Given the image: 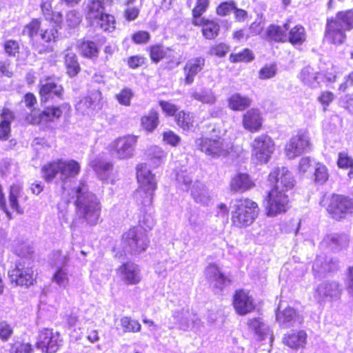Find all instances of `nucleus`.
<instances>
[{"mask_svg": "<svg viewBox=\"0 0 353 353\" xmlns=\"http://www.w3.org/2000/svg\"><path fill=\"white\" fill-rule=\"evenodd\" d=\"M307 334L303 330L292 332L283 338V343L292 349L303 347L306 343Z\"/></svg>", "mask_w": 353, "mask_h": 353, "instance_id": "nucleus-30", "label": "nucleus"}, {"mask_svg": "<svg viewBox=\"0 0 353 353\" xmlns=\"http://www.w3.org/2000/svg\"><path fill=\"white\" fill-rule=\"evenodd\" d=\"M137 176L139 183V189L136 196H142V194H144L145 196L142 201L143 205L145 206L150 205L152 203L154 190L157 188L154 176L143 165L137 167Z\"/></svg>", "mask_w": 353, "mask_h": 353, "instance_id": "nucleus-7", "label": "nucleus"}, {"mask_svg": "<svg viewBox=\"0 0 353 353\" xmlns=\"http://www.w3.org/2000/svg\"><path fill=\"white\" fill-rule=\"evenodd\" d=\"M55 261L54 262V271L52 277V281L60 288H66L70 283V274L67 265L68 259L66 256L60 252L54 254Z\"/></svg>", "mask_w": 353, "mask_h": 353, "instance_id": "nucleus-15", "label": "nucleus"}, {"mask_svg": "<svg viewBox=\"0 0 353 353\" xmlns=\"http://www.w3.org/2000/svg\"><path fill=\"white\" fill-rule=\"evenodd\" d=\"M91 25L99 27L103 31L111 32L116 28V21L114 16L103 13L95 21H93Z\"/></svg>", "mask_w": 353, "mask_h": 353, "instance_id": "nucleus-36", "label": "nucleus"}, {"mask_svg": "<svg viewBox=\"0 0 353 353\" xmlns=\"http://www.w3.org/2000/svg\"><path fill=\"white\" fill-rule=\"evenodd\" d=\"M353 30V9L339 12L326 23L325 39L334 44H342L346 39V31Z\"/></svg>", "mask_w": 353, "mask_h": 353, "instance_id": "nucleus-3", "label": "nucleus"}, {"mask_svg": "<svg viewBox=\"0 0 353 353\" xmlns=\"http://www.w3.org/2000/svg\"><path fill=\"white\" fill-rule=\"evenodd\" d=\"M70 110V105L67 103H63L60 107L47 108L41 114L42 119L46 121H53L54 119L59 118L63 113H68Z\"/></svg>", "mask_w": 353, "mask_h": 353, "instance_id": "nucleus-38", "label": "nucleus"}, {"mask_svg": "<svg viewBox=\"0 0 353 353\" xmlns=\"http://www.w3.org/2000/svg\"><path fill=\"white\" fill-rule=\"evenodd\" d=\"M311 143L309 133L299 131L286 144L285 153L289 159H293L303 153L310 150Z\"/></svg>", "mask_w": 353, "mask_h": 353, "instance_id": "nucleus-12", "label": "nucleus"}, {"mask_svg": "<svg viewBox=\"0 0 353 353\" xmlns=\"http://www.w3.org/2000/svg\"><path fill=\"white\" fill-rule=\"evenodd\" d=\"M172 318L174 322L173 325L168 326L169 329H173L175 325L183 331L192 328L194 325L200 321L196 315L193 312H190L188 308L176 310L172 314Z\"/></svg>", "mask_w": 353, "mask_h": 353, "instance_id": "nucleus-18", "label": "nucleus"}, {"mask_svg": "<svg viewBox=\"0 0 353 353\" xmlns=\"http://www.w3.org/2000/svg\"><path fill=\"white\" fill-rule=\"evenodd\" d=\"M137 137L128 135L119 137L110 145V151L112 157L118 159H127L134 155Z\"/></svg>", "mask_w": 353, "mask_h": 353, "instance_id": "nucleus-10", "label": "nucleus"}, {"mask_svg": "<svg viewBox=\"0 0 353 353\" xmlns=\"http://www.w3.org/2000/svg\"><path fill=\"white\" fill-rule=\"evenodd\" d=\"M6 53L10 57H15L19 52V43L15 40H8L3 44Z\"/></svg>", "mask_w": 353, "mask_h": 353, "instance_id": "nucleus-57", "label": "nucleus"}, {"mask_svg": "<svg viewBox=\"0 0 353 353\" xmlns=\"http://www.w3.org/2000/svg\"><path fill=\"white\" fill-rule=\"evenodd\" d=\"M327 210L336 220H341L353 212V199L342 195H333Z\"/></svg>", "mask_w": 353, "mask_h": 353, "instance_id": "nucleus-13", "label": "nucleus"}, {"mask_svg": "<svg viewBox=\"0 0 353 353\" xmlns=\"http://www.w3.org/2000/svg\"><path fill=\"white\" fill-rule=\"evenodd\" d=\"M343 290V286L339 282L327 280L317 285L314 293V297L319 303L327 300L336 301L341 299Z\"/></svg>", "mask_w": 353, "mask_h": 353, "instance_id": "nucleus-11", "label": "nucleus"}, {"mask_svg": "<svg viewBox=\"0 0 353 353\" xmlns=\"http://www.w3.org/2000/svg\"><path fill=\"white\" fill-rule=\"evenodd\" d=\"M163 140L164 142L172 146H176L181 139L174 132L171 130H168L163 132Z\"/></svg>", "mask_w": 353, "mask_h": 353, "instance_id": "nucleus-61", "label": "nucleus"}, {"mask_svg": "<svg viewBox=\"0 0 353 353\" xmlns=\"http://www.w3.org/2000/svg\"><path fill=\"white\" fill-rule=\"evenodd\" d=\"M306 39L305 28L300 25L291 28L288 34V41L292 45H301Z\"/></svg>", "mask_w": 353, "mask_h": 353, "instance_id": "nucleus-41", "label": "nucleus"}, {"mask_svg": "<svg viewBox=\"0 0 353 353\" xmlns=\"http://www.w3.org/2000/svg\"><path fill=\"white\" fill-rule=\"evenodd\" d=\"M8 275L11 282L17 285L28 286L32 285L34 281L32 268L29 264L26 265L25 262H19L15 268L9 272Z\"/></svg>", "mask_w": 353, "mask_h": 353, "instance_id": "nucleus-16", "label": "nucleus"}, {"mask_svg": "<svg viewBox=\"0 0 353 353\" xmlns=\"http://www.w3.org/2000/svg\"><path fill=\"white\" fill-rule=\"evenodd\" d=\"M176 180L179 184L184 186L183 189L188 190L190 188L192 179L186 172L181 171L178 172L176 174Z\"/></svg>", "mask_w": 353, "mask_h": 353, "instance_id": "nucleus-62", "label": "nucleus"}, {"mask_svg": "<svg viewBox=\"0 0 353 353\" xmlns=\"http://www.w3.org/2000/svg\"><path fill=\"white\" fill-rule=\"evenodd\" d=\"M195 145L207 156L215 159L227 157L233 148L230 141L221 137H201L196 139Z\"/></svg>", "mask_w": 353, "mask_h": 353, "instance_id": "nucleus-5", "label": "nucleus"}, {"mask_svg": "<svg viewBox=\"0 0 353 353\" xmlns=\"http://www.w3.org/2000/svg\"><path fill=\"white\" fill-rule=\"evenodd\" d=\"M230 209L232 225L238 228L252 225L259 212L258 204L248 198L232 200L230 203Z\"/></svg>", "mask_w": 353, "mask_h": 353, "instance_id": "nucleus-4", "label": "nucleus"}, {"mask_svg": "<svg viewBox=\"0 0 353 353\" xmlns=\"http://www.w3.org/2000/svg\"><path fill=\"white\" fill-rule=\"evenodd\" d=\"M235 8L236 6L233 1L223 2L217 7L216 13L220 16H226Z\"/></svg>", "mask_w": 353, "mask_h": 353, "instance_id": "nucleus-58", "label": "nucleus"}, {"mask_svg": "<svg viewBox=\"0 0 353 353\" xmlns=\"http://www.w3.org/2000/svg\"><path fill=\"white\" fill-rule=\"evenodd\" d=\"M242 123L245 130L251 132H258L261 128L263 123L261 112L254 108L248 110L243 116Z\"/></svg>", "mask_w": 353, "mask_h": 353, "instance_id": "nucleus-27", "label": "nucleus"}, {"mask_svg": "<svg viewBox=\"0 0 353 353\" xmlns=\"http://www.w3.org/2000/svg\"><path fill=\"white\" fill-rule=\"evenodd\" d=\"M0 139L6 140L10 132V123L14 119L13 113L7 108H3L1 114Z\"/></svg>", "mask_w": 353, "mask_h": 353, "instance_id": "nucleus-34", "label": "nucleus"}, {"mask_svg": "<svg viewBox=\"0 0 353 353\" xmlns=\"http://www.w3.org/2000/svg\"><path fill=\"white\" fill-rule=\"evenodd\" d=\"M234 307L240 315H245L254 309V301L252 296L244 290L236 291L234 296Z\"/></svg>", "mask_w": 353, "mask_h": 353, "instance_id": "nucleus-22", "label": "nucleus"}, {"mask_svg": "<svg viewBox=\"0 0 353 353\" xmlns=\"http://www.w3.org/2000/svg\"><path fill=\"white\" fill-rule=\"evenodd\" d=\"M117 272L121 279L127 285H136L141 280V270L135 263H124L119 266Z\"/></svg>", "mask_w": 353, "mask_h": 353, "instance_id": "nucleus-21", "label": "nucleus"}, {"mask_svg": "<svg viewBox=\"0 0 353 353\" xmlns=\"http://www.w3.org/2000/svg\"><path fill=\"white\" fill-rule=\"evenodd\" d=\"M277 72L276 65L273 63L266 65L259 72V77L261 79H268L273 78Z\"/></svg>", "mask_w": 353, "mask_h": 353, "instance_id": "nucleus-54", "label": "nucleus"}, {"mask_svg": "<svg viewBox=\"0 0 353 353\" xmlns=\"http://www.w3.org/2000/svg\"><path fill=\"white\" fill-rule=\"evenodd\" d=\"M353 163V159L346 152H340L339 154L337 165L340 168H348Z\"/></svg>", "mask_w": 353, "mask_h": 353, "instance_id": "nucleus-63", "label": "nucleus"}, {"mask_svg": "<svg viewBox=\"0 0 353 353\" xmlns=\"http://www.w3.org/2000/svg\"><path fill=\"white\" fill-rule=\"evenodd\" d=\"M334 99V95L332 92L324 91L322 92L318 97V101L323 106V111L327 110V108Z\"/></svg>", "mask_w": 353, "mask_h": 353, "instance_id": "nucleus-59", "label": "nucleus"}, {"mask_svg": "<svg viewBox=\"0 0 353 353\" xmlns=\"http://www.w3.org/2000/svg\"><path fill=\"white\" fill-rule=\"evenodd\" d=\"M166 154L157 145L150 147L148 150L150 165L153 168L159 167L164 161Z\"/></svg>", "mask_w": 353, "mask_h": 353, "instance_id": "nucleus-40", "label": "nucleus"}, {"mask_svg": "<svg viewBox=\"0 0 353 353\" xmlns=\"http://www.w3.org/2000/svg\"><path fill=\"white\" fill-rule=\"evenodd\" d=\"M40 95L42 99L47 101L49 98L55 96L62 99L63 95V88L61 85L57 84L51 78L41 79L40 82Z\"/></svg>", "mask_w": 353, "mask_h": 353, "instance_id": "nucleus-23", "label": "nucleus"}, {"mask_svg": "<svg viewBox=\"0 0 353 353\" xmlns=\"http://www.w3.org/2000/svg\"><path fill=\"white\" fill-rule=\"evenodd\" d=\"M65 65L67 69V73L70 77L76 76L79 70L80 66L77 61V58L73 52L69 48L65 52Z\"/></svg>", "mask_w": 353, "mask_h": 353, "instance_id": "nucleus-39", "label": "nucleus"}, {"mask_svg": "<svg viewBox=\"0 0 353 353\" xmlns=\"http://www.w3.org/2000/svg\"><path fill=\"white\" fill-rule=\"evenodd\" d=\"M159 124V115L156 111H150L149 114L141 118L142 127L148 132H152Z\"/></svg>", "mask_w": 353, "mask_h": 353, "instance_id": "nucleus-47", "label": "nucleus"}, {"mask_svg": "<svg viewBox=\"0 0 353 353\" xmlns=\"http://www.w3.org/2000/svg\"><path fill=\"white\" fill-rule=\"evenodd\" d=\"M102 95L99 90H94L90 94L83 98L76 105V110L83 114L92 113L96 109L101 108Z\"/></svg>", "mask_w": 353, "mask_h": 353, "instance_id": "nucleus-20", "label": "nucleus"}, {"mask_svg": "<svg viewBox=\"0 0 353 353\" xmlns=\"http://www.w3.org/2000/svg\"><path fill=\"white\" fill-rule=\"evenodd\" d=\"M40 26V21L38 19H33L25 26L22 33L23 35H27L33 41L34 37L38 34Z\"/></svg>", "mask_w": 353, "mask_h": 353, "instance_id": "nucleus-51", "label": "nucleus"}, {"mask_svg": "<svg viewBox=\"0 0 353 353\" xmlns=\"http://www.w3.org/2000/svg\"><path fill=\"white\" fill-rule=\"evenodd\" d=\"M203 35L208 39L216 37L219 32V25L214 21H207L202 28Z\"/></svg>", "mask_w": 353, "mask_h": 353, "instance_id": "nucleus-50", "label": "nucleus"}, {"mask_svg": "<svg viewBox=\"0 0 353 353\" xmlns=\"http://www.w3.org/2000/svg\"><path fill=\"white\" fill-rule=\"evenodd\" d=\"M269 181L274 184L273 190L288 193L295 186L292 174L285 167L275 168L269 174Z\"/></svg>", "mask_w": 353, "mask_h": 353, "instance_id": "nucleus-9", "label": "nucleus"}, {"mask_svg": "<svg viewBox=\"0 0 353 353\" xmlns=\"http://www.w3.org/2000/svg\"><path fill=\"white\" fill-rule=\"evenodd\" d=\"M23 197L22 188L19 185H13L10 187L9 202L10 207L19 214H22L23 210L19 207L18 201Z\"/></svg>", "mask_w": 353, "mask_h": 353, "instance_id": "nucleus-42", "label": "nucleus"}, {"mask_svg": "<svg viewBox=\"0 0 353 353\" xmlns=\"http://www.w3.org/2000/svg\"><path fill=\"white\" fill-rule=\"evenodd\" d=\"M276 318L277 322L285 327L294 326L296 323H301L302 321L301 317L296 314V310L291 307H288L283 310H281V307L279 306L276 314Z\"/></svg>", "mask_w": 353, "mask_h": 353, "instance_id": "nucleus-26", "label": "nucleus"}, {"mask_svg": "<svg viewBox=\"0 0 353 353\" xmlns=\"http://www.w3.org/2000/svg\"><path fill=\"white\" fill-rule=\"evenodd\" d=\"M69 201H74L77 216L88 225L98 223L101 215V203L98 198L88 191L87 185L81 182L68 192Z\"/></svg>", "mask_w": 353, "mask_h": 353, "instance_id": "nucleus-1", "label": "nucleus"}, {"mask_svg": "<svg viewBox=\"0 0 353 353\" xmlns=\"http://www.w3.org/2000/svg\"><path fill=\"white\" fill-rule=\"evenodd\" d=\"M120 325L122 327L123 332L125 333L139 332L141 330V325L140 323L129 316H123L121 318Z\"/></svg>", "mask_w": 353, "mask_h": 353, "instance_id": "nucleus-45", "label": "nucleus"}, {"mask_svg": "<svg viewBox=\"0 0 353 353\" xmlns=\"http://www.w3.org/2000/svg\"><path fill=\"white\" fill-rule=\"evenodd\" d=\"M192 98L203 103L212 104L216 98L210 89H203L192 93Z\"/></svg>", "mask_w": 353, "mask_h": 353, "instance_id": "nucleus-44", "label": "nucleus"}, {"mask_svg": "<svg viewBox=\"0 0 353 353\" xmlns=\"http://www.w3.org/2000/svg\"><path fill=\"white\" fill-rule=\"evenodd\" d=\"M315 181L321 184L324 183L328 179L327 169L325 165L317 163L315 169Z\"/></svg>", "mask_w": 353, "mask_h": 353, "instance_id": "nucleus-55", "label": "nucleus"}, {"mask_svg": "<svg viewBox=\"0 0 353 353\" xmlns=\"http://www.w3.org/2000/svg\"><path fill=\"white\" fill-rule=\"evenodd\" d=\"M228 107L234 111H243L251 105L252 100L239 93L232 94L228 99Z\"/></svg>", "mask_w": 353, "mask_h": 353, "instance_id": "nucleus-32", "label": "nucleus"}, {"mask_svg": "<svg viewBox=\"0 0 353 353\" xmlns=\"http://www.w3.org/2000/svg\"><path fill=\"white\" fill-rule=\"evenodd\" d=\"M289 198L288 194L271 190L266 200L265 210L268 216L285 212L288 208Z\"/></svg>", "mask_w": 353, "mask_h": 353, "instance_id": "nucleus-14", "label": "nucleus"}, {"mask_svg": "<svg viewBox=\"0 0 353 353\" xmlns=\"http://www.w3.org/2000/svg\"><path fill=\"white\" fill-rule=\"evenodd\" d=\"M325 243L332 249L346 248L350 241L349 236L345 234H331L324 239Z\"/></svg>", "mask_w": 353, "mask_h": 353, "instance_id": "nucleus-35", "label": "nucleus"}, {"mask_svg": "<svg viewBox=\"0 0 353 353\" xmlns=\"http://www.w3.org/2000/svg\"><path fill=\"white\" fill-rule=\"evenodd\" d=\"M90 166L94 169L101 180L113 183V179L110 177L113 168L112 163L94 160L90 163Z\"/></svg>", "mask_w": 353, "mask_h": 353, "instance_id": "nucleus-29", "label": "nucleus"}, {"mask_svg": "<svg viewBox=\"0 0 353 353\" xmlns=\"http://www.w3.org/2000/svg\"><path fill=\"white\" fill-rule=\"evenodd\" d=\"M205 63V59L202 57L192 58L185 63L183 70L186 85L194 82V77L203 69Z\"/></svg>", "mask_w": 353, "mask_h": 353, "instance_id": "nucleus-24", "label": "nucleus"}, {"mask_svg": "<svg viewBox=\"0 0 353 353\" xmlns=\"http://www.w3.org/2000/svg\"><path fill=\"white\" fill-rule=\"evenodd\" d=\"M61 341L57 332L49 329H43L39 333L37 346L46 353H54L59 349Z\"/></svg>", "mask_w": 353, "mask_h": 353, "instance_id": "nucleus-19", "label": "nucleus"}, {"mask_svg": "<svg viewBox=\"0 0 353 353\" xmlns=\"http://www.w3.org/2000/svg\"><path fill=\"white\" fill-rule=\"evenodd\" d=\"M249 327L258 334L261 339H263L264 336L268 334V327L267 325L261 321L260 319H253L248 321Z\"/></svg>", "mask_w": 353, "mask_h": 353, "instance_id": "nucleus-49", "label": "nucleus"}, {"mask_svg": "<svg viewBox=\"0 0 353 353\" xmlns=\"http://www.w3.org/2000/svg\"><path fill=\"white\" fill-rule=\"evenodd\" d=\"M87 19L90 24L101 14H103V7L99 0H89L88 6Z\"/></svg>", "mask_w": 353, "mask_h": 353, "instance_id": "nucleus-43", "label": "nucleus"}, {"mask_svg": "<svg viewBox=\"0 0 353 353\" xmlns=\"http://www.w3.org/2000/svg\"><path fill=\"white\" fill-rule=\"evenodd\" d=\"M81 21L80 14L76 11H70L66 15V23L68 26L74 28L77 26Z\"/></svg>", "mask_w": 353, "mask_h": 353, "instance_id": "nucleus-64", "label": "nucleus"}, {"mask_svg": "<svg viewBox=\"0 0 353 353\" xmlns=\"http://www.w3.org/2000/svg\"><path fill=\"white\" fill-rule=\"evenodd\" d=\"M191 195L196 203L203 205H208L211 200L208 190L199 182H196L192 185Z\"/></svg>", "mask_w": 353, "mask_h": 353, "instance_id": "nucleus-33", "label": "nucleus"}, {"mask_svg": "<svg viewBox=\"0 0 353 353\" xmlns=\"http://www.w3.org/2000/svg\"><path fill=\"white\" fill-rule=\"evenodd\" d=\"M338 261L324 254L317 255L312 264V272L316 278H323L336 271Z\"/></svg>", "mask_w": 353, "mask_h": 353, "instance_id": "nucleus-17", "label": "nucleus"}, {"mask_svg": "<svg viewBox=\"0 0 353 353\" xmlns=\"http://www.w3.org/2000/svg\"><path fill=\"white\" fill-rule=\"evenodd\" d=\"M254 185L249 175L244 173H237L230 181V190L234 192H244Z\"/></svg>", "mask_w": 353, "mask_h": 353, "instance_id": "nucleus-28", "label": "nucleus"}, {"mask_svg": "<svg viewBox=\"0 0 353 353\" xmlns=\"http://www.w3.org/2000/svg\"><path fill=\"white\" fill-rule=\"evenodd\" d=\"M80 168V165L74 160L57 159L43 166L41 171L46 181H51L57 178L63 183V196H65L71 190H66L65 184L79 174Z\"/></svg>", "mask_w": 353, "mask_h": 353, "instance_id": "nucleus-2", "label": "nucleus"}, {"mask_svg": "<svg viewBox=\"0 0 353 353\" xmlns=\"http://www.w3.org/2000/svg\"><path fill=\"white\" fill-rule=\"evenodd\" d=\"M288 30H289L288 23L283 26L270 25L266 30V34L270 40L276 42H286L288 41Z\"/></svg>", "mask_w": 353, "mask_h": 353, "instance_id": "nucleus-31", "label": "nucleus"}, {"mask_svg": "<svg viewBox=\"0 0 353 353\" xmlns=\"http://www.w3.org/2000/svg\"><path fill=\"white\" fill-rule=\"evenodd\" d=\"M165 55V51L161 46H154L150 49V57L156 63L159 62Z\"/></svg>", "mask_w": 353, "mask_h": 353, "instance_id": "nucleus-60", "label": "nucleus"}, {"mask_svg": "<svg viewBox=\"0 0 353 353\" xmlns=\"http://www.w3.org/2000/svg\"><path fill=\"white\" fill-rule=\"evenodd\" d=\"M229 50L230 47L228 45L223 43H220L212 46L209 53L211 55L223 57L225 56Z\"/></svg>", "mask_w": 353, "mask_h": 353, "instance_id": "nucleus-56", "label": "nucleus"}, {"mask_svg": "<svg viewBox=\"0 0 353 353\" xmlns=\"http://www.w3.org/2000/svg\"><path fill=\"white\" fill-rule=\"evenodd\" d=\"M254 59V55L252 51L249 49H244L242 52L239 53H232L230 55V61L232 63H236L240 61H251Z\"/></svg>", "mask_w": 353, "mask_h": 353, "instance_id": "nucleus-52", "label": "nucleus"}, {"mask_svg": "<svg viewBox=\"0 0 353 353\" xmlns=\"http://www.w3.org/2000/svg\"><path fill=\"white\" fill-rule=\"evenodd\" d=\"M79 50L81 54L90 59L98 57L99 50L94 42L83 41L79 44Z\"/></svg>", "mask_w": 353, "mask_h": 353, "instance_id": "nucleus-46", "label": "nucleus"}, {"mask_svg": "<svg viewBox=\"0 0 353 353\" xmlns=\"http://www.w3.org/2000/svg\"><path fill=\"white\" fill-rule=\"evenodd\" d=\"M251 147L252 159L256 163H266L274 151V141L265 134L256 137Z\"/></svg>", "mask_w": 353, "mask_h": 353, "instance_id": "nucleus-8", "label": "nucleus"}, {"mask_svg": "<svg viewBox=\"0 0 353 353\" xmlns=\"http://www.w3.org/2000/svg\"><path fill=\"white\" fill-rule=\"evenodd\" d=\"M319 75L320 74L316 72L314 68L307 65L301 70L299 79L305 85L316 87L319 83L318 81Z\"/></svg>", "mask_w": 353, "mask_h": 353, "instance_id": "nucleus-37", "label": "nucleus"}, {"mask_svg": "<svg viewBox=\"0 0 353 353\" xmlns=\"http://www.w3.org/2000/svg\"><path fill=\"white\" fill-rule=\"evenodd\" d=\"M133 96L134 93L130 89L123 88L118 94H116L115 97L121 105L130 106L131 103V99Z\"/></svg>", "mask_w": 353, "mask_h": 353, "instance_id": "nucleus-53", "label": "nucleus"}, {"mask_svg": "<svg viewBox=\"0 0 353 353\" xmlns=\"http://www.w3.org/2000/svg\"><path fill=\"white\" fill-rule=\"evenodd\" d=\"M205 276L211 285L220 290L230 282V280L221 273L219 267L214 263L207 266L205 270Z\"/></svg>", "mask_w": 353, "mask_h": 353, "instance_id": "nucleus-25", "label": "nucleus"}, {"mask_svg": "<svg viewBox=\"0 0 353 353\" xmlns=\"http://www.w3.org/2000/svg\"><path fill=\"white\" fill-rule=\"evenodd\" d=\"M176 121L179 127L188 130L193 127L194 117L189 112L180 111L176 115Z\"/></svg>", "mask_w": 353, "mask_h": 353, "instance_id": "nucleus-48", "label": "nucleus"}, {"mask_svg": "<svg viewBox=\"0 0 353 353\" xmlns=\"http://www.w3.org/2000/svg\"><path fill=\"white\" fill-rule=\"evenodd\" d=\"M150 241L142 227L130 228L122 236V243L125 252L137 254L145 251Z\"/></svg>", "mask_w": 353, "mask_h": 353, "instance_id": "nucleus-6", "label": "nucleus"}]
</instances>
